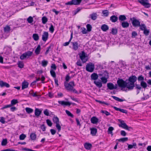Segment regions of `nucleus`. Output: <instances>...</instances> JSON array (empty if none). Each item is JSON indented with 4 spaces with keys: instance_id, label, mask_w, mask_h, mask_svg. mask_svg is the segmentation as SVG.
<instances>
[{
    "instance_id": "obj_1",
    "label": "nucleus",
    "mask_w": 151,
    "mask_h": 151,
    "mask_svg": "<svg viewBox=\"0 0 151 151\" xmlns=\"http://www.w3.org/2000/svg\"><path fill=\"white\" fill-rule=\"evenodd\" d=\"M127 79L124 81L122 79H119L117 81V83L118 86L120 87L121 90L123 91H127V90L130 91L127 82Z\"/></svg>"
},
{
    "instance_id": "obj_2",
    "label": "nucleus",
    "mask_w": 151,
    "mask_h": 151,
    "mask_svg": "<svg viewBox=\"0 0 151 151\" xmlns=\"http://www.w3.org/2000/svg\"><path fill=\"white\" fill-rule=\"evenodd\" d=\"M75 85L74 84V81H72L70 82L69 83L64 82V86L65 89L68 91L76 93H78V92L74 88Z\"/></svg>"
},
{
    "instance_id": "obj_3",
    "label": "nucleus",
    "mask_w": 151,
    "mask_h": 151,
    "mask_svg": "<svg viewBox=\"0 0 151 151\" xmlns=\"http://www.w3.org/2000/svg\"><path fill=\"white\" fill-rule=\"evenodd\" d=\"M137 79V77L134 75L132 76L129 78L127 82L130 90L133 89L135 87V83Z\"/></svg>"
},
{
    "instance_id": "obj_4",
    "label": "nucleus",
    "mask_w": 151,
    "mask_h": 151,
    "mask_svg": "<svg viewBox=\"0 0 151 151\" xmlns=\"http://www.w3.org/2000/svg\"><path fill=\"white\" fill-rule=\"evenodd\" d=\"M118 120L120 123V124H119V127L128 131H130L131 129H132V128L131 127H128L123 120L120 119H119Z\"/></svg>"
},
{
    "instance_id": "obj_5",
    "label": "nucleus",
    "mask_w": 151,
    "mask_h": 151,
    "mask_svg": "<svg viewBox=\"0 0 151 151\" xmlns=\"http://www.w3.org/2000/svg\"><path fill=\"white\" fill-rule=\"evenodd\" d=\"M130 20L132 21L133 26L134 27H138L140 26V22L135 17L130 18Z\"/></svg>"
},
{
    "instance_id": "obj_6",
    "label": "nucleus",
    "mask_w": 151,
    "mask_h": 151,
    "mask_svg": "<svg viewBox=\"0 0 151 151\" xmlns=\"http://www.w3.org/2000/svg\"><path fill=\"white\" fill-rule=\"evenodd\" d=\"M94 68V64L92 63H89L86 65V70L88 72H92L93 71Z\"/></svg>"
},
{
    "instance_id": "obj_7",
    "label": "nucleus",
    "mask_w": 151,
    "mask_h": 151,
    "mask_svg": "<svg viewBox=\"0 0 151 151\" xmlns=\"http://www.w3.org/2000/svg\"><path fill=\"white\" fill-rule=\"evenodd\" d=\"M33 54L32 52L28 51L23 53L20 57V58L21 60H23L25 58H28L31 56Z\"/></svg>"
},
{
    "instance_id": "obj_8",
    "label": "nucleus",
    "mask_w": 151,
    "mask_h": 151,
    "mask_svg": "<svg viewBox=\"0 0 151 151\" xmlns=\"http://www.w3.org/2000/svg\"><path fill=\"white\" fill-rule=\"evenodd\" d=\"M148 0H141L139 1V2L142 5L144 6L145 8H148L150 7L151 4L146 1Z\"/></svg>"
},
{
    "instance_id": "obj_9",
    "label": "nucleus",
    "mask_w": 151,
    "mask_h": 151,
    "mask_svg": "<svg viewBox=\"0 0 151 151\" xmlns=\"http://www.w3.org/2000/svg\"><path fill=\"white\" fill-rule=\"evenodd\" d=\"M79 56L81 59L83 63H85L86 61L87 60L85 59L86 57V54L84 51H82L81 54H80Z\"/></svg>"
},
{
    "instance_id": "obj_10",
    "label": "nucleus",
    "mask_w": 151,
    "mask_h": 151,
    "mask_svg": "<svg viewBox=\"0 0 151 151\" xmlns=\"http://www.w3.org/2000/svg\"><path fill=\"white\" fill-rule=\"evenodd\" d=\"M107 87L108 89L111 90L116 89L117 87L116 84L115 86H114V84L111 83H108L107 84Z\"/></svg>"
},
{
    "instance_id": "obj_11",
    "label": "nucleus",
    "mask_w": 151,
    "mask_h": 151,
    "mask_svg": "<svg viewBox=\"0 0 151 151\" xmlns=\"http://www.w3.org/2000/svg\"><path fill=\"white\" fill-rule=\"evenodd\" d=\"M48 32H44L42 35V40L45 42L46 41L48 38Z\"/></svg>"
},
{
    "instance_id": "obj_12",
    "label": "nucleus",
    "mask_w": 151,
    "mask_h": 151,
    "mask_svg": "<svg viewBox=\"0 0 151 151\" xmlns=\"http://www.w3.org/2000/svg\"><path fill=\"white\" fill-rule=\"evenodd\" d=\"M91 121L93 124H96L99 122V119L95 116H93L91 119Z\"/></svg>"
},
{
    "instance_id": "obj_13",
    "label": "nucleus",
    "mask_w": 151,
    "mask_h": 151,
    "mask_svg": "<svg viewBox=\"0 0 151 151\" xmlns=\"http://www.w3.org/2000/svg\"><path fill=\"white\" fill-rule=\"evenodd\" d=\"M72 44L73 45V49L74 50H77L78 48V47L80 46L79 45H78V43L77 42H71Z\"/></svg>"
},
{
    "instance_id": "obj_14",
    "label": "nucleus",
    "mask_w": 151,
    "mask_h": 151,
    "mask_svg": "<svg viewBox=\"0 0 151 151\" xmlns=\"http://www.w3.org/2000/svg\"><path fill=\"white\" fill-rule=\"evenodd\" d=\"M0 86L1 87H6L7 88H9L10 87V85L8 83L4 82L2 81H0Z\"/></svg>"
},
{
    "instance_id": "obj_15",
    "label": "nucleus",
    "mask_w": 151,
    "mask_h": 151,
    "mask_svg": "<svg viewBox=\"0 0 151 151\" xmlns=\"http://www.w3.org/2000/svg\"><path fill=\"white\" fill-rule=\"evenodd\" d=\"M58 103L62 105L70 106L71 105V103L69 102H66L64 101H58Z\"/></svg>"
},
{
    "instance_id": "obj_16",
    "label": "nucleus",
    "mask_w": 151,
    "mask_h": 151,
    "mask_svg": "<svg viewBox=\"0 0 151 151\" xmlns=\"http://www.w3.org/2000/svg\"><path fill=\"white\" fill-rule=\"evenodd\" d=\"M113 108L116 110L119 111L123 113L127 114V110L118 108L115 106H114Z\"/></svg>"
},
{
    "instance_id": "obj_17",
    "label": "nucleus",
    "mask_w": 151,
    "mask_h": 151,
    "mask_svg": "<svg viewBox=\"0 0 151 151\" xmlns=\"http://www.w3.org/2000/svg\"><path fill=\"white\" fill-rule=\"evenodd\" d=\"M90 17L91 19L93 20H95L96 19L98 15L96 13H93L92 14L90 15Z\"/></svg>"
},
{
    "instance_id": "obj_18",
    "label": "nucleus",
    "mask_w": 151,
    "mask_h": 151,
    "mask_svg": "<svg viewBox=\"0 0 151 151\" xmlns=\"http://www.w3.org/2000/svg\"><path fill=\"white\" fill-rule=\"evenodd\" d=\"M118 20V17L115 15H112L110 17V20L113 22H115Z\"/></svg>"
},
{
    "instance_id": "obj_19",
    "label": "nucleus",
    "mask_w": 151,
    "mask_h": 151,
    "mask_svg": "<svg viewBox=\"0 0 151 151\" xmlns=\"http://www.w3.org/2000/svg\"><path fill=\"white\" fill-rule=\"evenodd\" d=\"M121 25L123 28H127L129 27V24L127 22H123L121 23Z\"/></svg>"
},
{
    "instance_id": "obj_20",
    "label": "nucleus",
    "mask_w": 151,
    "mask_h": 151,
    "mask_svg": "<svg viewBox=\"0 0 151 151\" xmlns=\"http://www.w3.org/2000/svg\"><path fill=\"white\" fill-rule=\"evenodd\" d=\"M42 111L38 108H36L35 110V115L37 117L39 116L41 114Z\"/></svg>"
},
{
    "instance_id": "obj_21",
    "label": "nucleus",
    "mask_w": 151,
    "mask_h": 151,
    "mask_svg": "<svg viewBox=\"0 0 151 151\" xmlns=\"http://www.w3.org/2000/svg\"><path fill=\"white\" fill-rule=\"evenodd\" d=\"M29 83L27 82L24 81L22 82V90L27 88L28 87Z\"/></svg>"
},
{
    "instance_id": "obj_22",
    "label": "nucleus",
    "mask_w": 151,
    "mask_h": 151,
    "mask_svg": "<svg viewBox=\"0 0 151 151\" xmlns=\"http://www.w3.org/2000/svg\"><path fill=\"white\" fill-rule=\"evenodd\" d=\"M128 145V150L132 149L133 148L134 149L137 148V144L136 143L134 142L132 143V145Z\"/></svg>"
},
{
    "instance_id": "obj_23",
    "label": "nucleus",
    "mask_w": 151,
    "mask_h": 151,
    "mask_svg": "<svg viewBox=\"0 0 151 151\" xmlns=\"http://www.w3.org/2000/svg\"><path fill=\"white\" fill-rule=\"evenodd\" d=\"M94 83L97 87L99 88H101L102 86V83L101 81H94Z\"/></svg>"
},
{
    "instance_id": "obj_24",
    "label": "nucleus",
    "mask_w": 151,
    "mask_h": 151,
    "mask_svg": "<svg viewBox=\"0 0 151 151\" xmlns=\"http://www.w3.org/2000/svg\"><path fill=\"white\" fill-rule=\"evenodd\" d=\"M101 29L103 31H106L108 30L109 27L107 25L104 24L101 26Z\"/></svg>"
},
{
    "instance_id": "obj_25",
    "label": "nucleus",
    "mask_w": 151,
    "mask_h": 151,
    "mask_svg": "<svg viewBox=\"0 0 151 151\" xmlns=\"http://www.w3.org/2000/svg\"><path fill=\"white\" fill-rule=\"evenodd\" d=\"M91 134L93 136H95L97 132V129L96 128H93L90 129Z\"/></svg>"
},
{
    "instance_id": "obj_26",
    "label": "nucleus",
    "mask_w": 151,
    "mask_h": 151,
    "mask_svg": "<svg viewBox=\"0 0 151 151\" xmlns=\"http://www.w3.org/2000/svg\"><path fill=\"white\" fill-rule=\"evenodd\" d=\"M98 75L95 73H93L91 76V79L94 80H97L98 78Z\"/></svg>"
},
{
    "instance_id": "obj_27",
    "label": "nucleus",
    "mask_w": 151,
    "mask_h": 151,
    "mask_svg": "<svg viewBox=\"0 0 151 151\" xmlns=\"http://www.w3.org/2000/svg\"><path fill=\"white\" fill-rule=\"evenodd\" d=\"M85 148L87 150H90L92 147V145L91 144L86 143L84 144Z\"/></svg>"
},
{
    "instance_id": "obj_28",
    "label": "nucleus",
    "mask_w": 151,
    "mask_h": 151,
    "mask_svg": "<svg viewBox=\"0 0 151 151\" xmlns=\"http://www.w3.org/2000/svg\"><path fill=\"white\" fill-rule=\"evenodd\" d=\"M41 50V47L40 45H39L35 50V53L36 54L39 55Z\"/></svg>"
},
{
    "instance_id": "obj_29",
    "label": "nucleus",
    "mask_w": 151,
    "mask_h": 151,
    "mask_svg": "<svg viewBox=\"0 0 151 151\" xmlns=\"http://www.w3.org/2000/svg\"><path fill=\"white\" fill-rule=\"evenodd\" d=\"M139 29L142 31L144 30L146 28H147L145 24L143 23H141L140 24V26H139Z\"/></svg>"
},
{
    "instance_id": "obj_30",
    "label": "nucleus",
    "mask_w": 151,
    "mask_h": 151,
    "mask_svg": "<svg viewBox=\"0 0 151 151\" xmlns=\"http://www.w3.org/2000/svg\"><path fill=\"white\" fill-rule=\"evenodd\" d=\"M112 97L115 100L119 102H122L123 101H126V100L125 99H120L118 97L115 96H112Z\"/></svg>"
},
{
    "instance_id": "obj_31",
    "label": "nucleus",
    "mask_w": 151,
    "mask_h": 151,
    "mask_svg": "<svg viewBox=\"0 0 151 151\" xmlns=\"http://www.w3.org/2000/svg\"><path fill=\"white\" fill-rule=\"evenodd\" d=\"M114 129V128L112 127H110L108 129V132L109 134H111V135H113L112 131Z\"/></svg>"
},
{
    "instance_id": "obj_32",
    "label": "nucleus",
    "mask_w": 151,
    "mask_h": 151,
    "mask_svg": "<svg viewBox=\"0 0 151 151\" xmlns=\"http://www.w3.org/2000/svg\"><path fill=\"white\" fill-rule=\"evenodd\" d=\"M82 0H72L73 5H79L81 2Z\"/></svg>"
},
{
    "instance_id": "obj_33",
    "label": "nucleus",
    "mask_w": 151,
    "mask_h": 151,
    "mask_svg": "<svg viewBox=\"0 0 151 151\" xmlns=\"http://www.w3.org/2000/svg\"><path fill=\"white\" fill-rule=\"evenodd\" d=\"M25 109L26 112L29 114L32 113L33 111L32 109L29 107L26 108Z\"/></svg>"
},
{
    "instance_id": "obj_34",
    "label": "nucleus",
    "mask_w": 151,
    "mask_h": 151,
    "mask_svg": "<svg viewBox=\"0 0 151 151\" xmlns=\"http://www.w3.org/2000/svg\"><path fill=\"white\" fill-rule=\"evenodd\" d=\"M30 137L32 140H35L36 138V135L35 133H31L30 135Z\"/></svg>"
},
{
    "instance_id": "obj_35",
    "label": "nucleus",
    "mask_w": 151,
    "mask_h": 151,
    "mask_svg": "<svg viewBox=\"0 0 151 151\" xmlns=\"http://www.w3.org/2000/svg\"><path fill=\"white\" fill-rule=\"evenodd\" d=\"M128 140L127 137H123L120 138L118 139V141L119 142H125L127 141Z\"/></svg>"
},
{
    "instance_id": "obj_36",
    "label": "nucleus",
    "mask_w": 151,
    "mask_h": 151,
    "mask_svg": "<svg viewBox=\"0 0 151 151\" xmlns=\"http://www.w3.org/2000/svg\"><path fill=\"white\" fill-rule=\"evenodd\" d=\"M52 120L54 123H56V124L59 123V119L57 116H54Z\"/></svg>"
},
{
    "instance_id": "obj_37",
    "label": "nucleus",
    "mask_w": 151,
    "mask_h": 151,
    "mask_svg": "<svg viewBox=\"0 0 151 151\" xmlns=\"http://www.w3.org/2000/svg\"><path fill=\"white\" fill-rule=\"evenodd\" d=\"M73 32H72L71 33V34L70 37V40H69L68 42H65L64 43V44H63V45L64 46H68V45H69V44L70 42L72 39L73 38Z\"/></svg>"
},
{
    "instance_id": "obj_38",
    "label": "nucleus",
    "mask_w": 151,
    "mask_h": 151,
    "mask_svg": "<svg viewBox=\"0 0 151 151\" xmlns=\"http://www.w3.org/2000/svg\"><path fill=\"white\" fill-rule=\"evenodd\" d=\"M113 35H115L117 33V29L116 27L112 28L111 32Z\"/></svg>"
},
{
    "instance_id": "obj_39",
    "label": "nucleus",
    "mask_w": 151,
    "mask_h": 151,
    "mask_svg": "<svg viewBox=\"0 0 151 151\" xmlns=\"http://www.w3.org/2000/svg\"><path fill=\"white\" fill-rule=\"evenodd\" d=\"M32 37L35 41H37L39 39V37L37 34H34L32 35Z\"/></svg>"
},
{
    "instance_id": "obj_40",
    "label": "nucleus",
    "mask_w": 151,
    "mask_h": 151,
    "mask_svg": "<svg viewBox=\"0 0 151 151\" xmlns=\"http://www.w3.org/2000/svg\"><path fill=\"white\" fill-rule=\"evenodd\" d=\"M119 20L124 21L127 18L124 15H120L119 17Z\"/></svg>"
},
{
    "instance_id": "obj_41",
    "label": "nucleus",
    "mask_w": 151,
    "mask_h": 151,
    "mask_svg": "<svg viewBox=\"0 0 151 151\" xmlns=\"http://www.w3.org/2000/svg\"><path fill=\"white\" fill-rule=\"evenodd\" d=\"M10 27L9 26L7 25L4 28V31L8 33L10 31Z\"/></svg>"
},
{
    "instance_id": "obj_42",
    "label": "nucleus",
    "mask_w": 151,
    "mask_h": 151,
    "mask_svg": "<svg viewBox=\"0 0 151 151\" xmlns=\"http://www.w3.org/2000/svg\"><path fill=\"white\" fill-rule=\"evenodd\" d=\"M140 86L142 87L143 88H145L147 87V85L146 83L144 81H141L140 83Z\"/></svg>"
},
{
    "instance_id": "obj_43",
    "label": "nucleus",
    "mask_w": 151,
    "mask_h": 151,
    "mask_svg": "<svg viewBox=\"0 0 151 151\" xmlns=\"http://www.w3.org/2000/svg\"><path fill=\"white\" fill-rule=\"evenodd\" d=\"M42 22L43 24H45L47 22L48 19L46 17L44 16L42 19Z\"/></svg>"
},
{
    "instance_id": "obj_44",
    "label": "nucleus",
    "mask_w": 151,
    "mask_h": 151,
    "mask_svg": "<svg viewBox=\"0 0 151 151\" xmlns=\"http://www.w3.org/2000/svg\"><path fill=\"white\" fill-rule=\"evenodd\" d=\"M18 66L20 68H22L24 66V64L22 61H19L18 62Z\"/></svg>"
},
{
    "instance_id": "obj_45",
    "label": "nucleus",
    "mask_w": 151,
    "mask_h": 151,
    "mask_svg": "<svg viewBox=\"0 0 151 151\" xmlns=\"http://www.w3.org/2000/svg\"><path fill=\"white\" fill-rule=\"evenodd\" d=\"M18 103V101L17 99H14L11 101V104H10L11 106L13 105H15Z\"/></svg>"
},
{
    "instance_id": "obj_46",
    "label": "nucleus",
    "mask_w": 151,
    "mask_h": 151,
    "mask_svg": "<svg viewBox=\"0 0 151 151\" xmlns=\"http://www.w3.org/2000/svg\"><path fill=\"white\" fill-rule=\"evenodd\" d=\"M50 73L51 76L53 78H55L56 77V75L55 72L52 69L50 70Z\"/></svg>"
},
{
    "instance_id": "obj_47",
    "label": "nucleus",
    "mask_w": 151,
    "mask_h": 151,
    "mask_svg": "<svg viewBox=\"0 0 151 151\" xmlns=\"http://www.w3.org/2000/svg\"><path fill=\"white\" fill-rule=\"evenodd\" d=\"M102 13L105 17H107L109 14V12L108 10H104L102 11Z\"/></svg>"
},
{
    "instance_id": "obj_48",
    "label": "nucleus",
    "mask_w": 151,
    "mask_h": 151,
    "mask_svg": "<svg viewBox=\"0 0 151 151\" xmlns=\"http://www.w3.org/2000/svg\"><path fill=\"white\" fill-rule=\"evenodd\" d=\"M101 81L104 84L106 83L107 82V78H105L104 77H103L101 78Z\"/></svg>"
},
{
    "instance_id": "obj_49",
    "label": "nucleus",
    "mask_w": 151,
    "mask_h": 151,
    "mask_svg": "<svg viewBox=\"0 0 151 151\" xmlns=\"http://www.w3.org/2000/svg\"><path fill=\"white\" fill-rule=\"evenodd\" d=\"M48 62L47 61L45 60H43L42 61V66L44 67H46L47 64H48Z\"/></svg>"
},
{
    "instance_id": "obj_50",
    "label": "nucleus",
    "mask_w": 151,
    "mask_h": 151,
    "mask_svg": "<svg viewBox=\"0 0 151 151\" xmlns=\"http://www.w3.org/2000/svg\"><path fill=\"white\" fill-rule=\"evenodd\" d=\"M27 20L29 23H31L33 22V19L32 17L30 16L27 18Z\"/></svg>"
},
{
    "instance_id": "obj_51",
    "label": "nucleus",
    "mask_w": 151,
    "mask_h": 151,
    "mask_svg": "<svg viewBox=\"0 0 151 151\" xmlns=\"http://www.w3.org/2000/svg\"><path fill=\"white\" fill-rule=\"evenodd\" d=\"M87 31L88 32H90L91 30L92 26L91 25L89 24H88L86 25Z\"/></svg>"
},
{
    "instance_id": "obj_52",
    "label": "nucleus",
    "mask_w": 151,
    "mask_h": 151,
    "mask_svg": "<svg viewBox=\"0 0 151 151\" xmlns=\"http://www.w3.org/2000/svg\"><path fill=\"white\" fill-rule=\"evenodd\" d=\"M143 31V33L145 35L147 36L149 35L150 32L149 30L147 29L146 28Z\"/></svg>"
},
{
    "instance_id": "obj_53",
    "label": "nucleus",
    "mask_w": 151,
    "mask_h": 151,
    "mask_svg": "<svg viewBox=\"0 0 151 151\" xmlns=\"http://www.w3.org/2000/svg\"><path fill=\"white\" fill-rule=\"evenodd\" d=\"M65 112L68 116H70L72 118H73L74 116L72 114L70 111L68 110H65Z\"/></svg>"
},
{
    "instance_id": "obj_54",
    "label": "nucleus",
    "mask_w": 151,
    "mask_h": 151,
    "mask_svg": "<svg viewBox=\"0 0 151 151\" xmlns=\"http://www.w3.org/2000/svg\"><path fill=\"white\" fill-rule=\"evenodd\" d=\"M7 143V139H3L1 142V145L5 146Z\"/></svg>"
},
{
    "instance_id": "obj_55",
    "label": "nucleus",
    "mask_w": 151,
    "mask_h": 151,
    "mask_svg": "<svg viewBox=\"0 0 151 151\" xmlns=\"http://www.w3.org/2000/svg\"><path fill=\"white\" fill-rule=\"evenodd\" d=\"M137 79L139 81H144V77L142 75H141L138 77Z\"/></svg>"
},
{
    "instance_id": "obj_56",
    "label": "nucleus",
    "mask_w": 151,
    "mask_h": 151,
    "mask_svg": "<svg viewBox=\"0 0 151 151\" xmlns=\"http://www.w3.org/2000/svg\"><path fill=\"white\" fill-rule=\"evenodd\" d=\"M26 137V136L25 134H22L19 136V139L21 140H24Z\"/></svg>"
},
{
    "instance_id": "obj_57",
    "label": "nucleus",
    "mask_w": 151,
    "mask_h": 151,
    "mask_svg": "<svg viewBox=\"0 0 151 151\" xmlns=\"http://www.w3.org/2000/svg\"><path fill=\"white\" fill-rule=\"evenodd\" d=\"M56 127L58 130V131L59 132L61 130V127L59 123L56 124Z\"/></svg>"
},
{
    "instance_id": "obj_58",
    "label": "nucleus",
    "mask_w": 151,
    "mask_h": 151,
    "mask_svg": "<svg viewBox=\"0 0 151 151\" xmlns=\"http://www.w3.org/2000/svg\"><path fill=\"white\" fill-rule=\"evenodd\" d=\"M52 46L50 45L47 48V50L45 52V54L47 55L49 52V51L51 50V47Z\"/></svg>"
},
{
    "instance_id": "obj_59",
    "label": "nucleus",
    "mask_w": 151,
    "mask_h": 151,
    "mask_svg": "<svg viewBox=\"0 0 151 151\" xmlns=\"http://www.w3.org/2000/svg\"><path fill=\"white\" fill-rule=\"evenodd\" d=\"M49 30L51 32L53 33L54 32V29L53 25L51 24L50 27L49 28Z\"/></svg>"
},
{
    "instance_id": "obj_60",
    "label": "nucleus",
    "mask_w": 151,
    "mask_h": 151,
    "mask_svg": "<svg viewBox=\"0 0 151 151\" xmlns=\"http://www.w3.org/2000/svg\"><path fill=\"white\" fill-rule=\"evenodd\" d=\"M135 88L138 90H140L142 88L139 84L136 83L135 84Z\"/></svg>"
},
{
    "instance_id": "obj_61",
    "label": "nucleus",
    "mask_w": 151,
    "mask_h": 151,
    "mask_svg": "<svg viewBox=\"0 0 151 151\" xmlns=\"http://www.w3.org/2000/svg\"><path fill=\"white\" fill-rule=\"evenodd\" d=\"M101 112L105 114L107 116H109L110 114V113L106 111L102 110L101 111Z\"/></svg>"
},
{
    "instance_id": "obj_62",
    "label": "nucleus",
    "mask_w": 151,
    "mask_h": 151,
    "mask_svg": "<svg viewBox=\"0 0 151 151\" xmlns=\"http://www.w3.org/2000/svg\"><path fill=\"white\" fill-rule=\"evenodd\" d=\"M70 79V77L68 75H67L66 76L65 78V82H68Z\"/></svg>"
},
{
    "instance_id": "obj_63",
    "label": "nucleus",
    "mask_w": 151,
    "mask_h": 151,
    "mask_svg": "<svg viewBox=\"0 0 151 151\" xmlns=\"http://www.w3.org/2000/svg\"><path fill=\"white\" fill-rule=\"evenodd\" d=\"M44 114L47 116H48L49 115V111L47 109H45L44 111Z\"/></svg>"
},
{
    "instance_id": "obj_64",
    "label": "nucleus",
    "mask_w": 151,
    "mask_h": 151,
    "mask_svg": "<svg viewBox=\"0 0 151 151\" xmlns=\"http://www.w3.org/2000/svg\"><path fill=\"white\" fill-rule=\"evenodd\" d=\"M46 122L47 124V125L50 126L51 127L52 124V123L51 122V121H50L49 119H47L46 120Z\"/></svg>"
}]
</instances>
